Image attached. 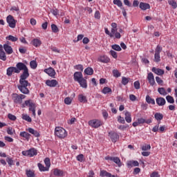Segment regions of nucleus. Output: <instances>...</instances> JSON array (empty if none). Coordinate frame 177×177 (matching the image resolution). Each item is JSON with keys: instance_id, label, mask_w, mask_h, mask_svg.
<instances>
[{"instance_id": "bf43d9fd", "label": "nucleus", "mask_w": 177, "mask_h": 177, "mask_svg": "<svg viewBox=\"0 0 177 177\" xmlns=\"http://www.w3.org/2000/svg\"><path fill=\"white\" fill-rule=\"evenodd\" d=\"M118 121L120 124H125V119H124V118L121 117V115L118 116Z\"/></svg>"}, {"instance_id": "f03ea898", "label": "nucleus", "mask_w": 177, "mask_h": 177, "mask_svg": "<svg viewBox=\"0 0 177 177\" xmlns=\"http://www.w3.org/2000/svg\"><path fill=\"white\" fill-rule=\"evenodd\" d=\"M55 133L57 138H60L61 139H64L67 136V131L62 127H56Z\"/></svg>"}, {"instance_id": "412c9836", "label": "nucleus", "mask_w": 177, "mask_h": 177, "mask_svg": "<svg viewBox=\"0 0 177 177\" xmlns=\"http://www.w3.org/2000/svg\"><path fill=\"white\" fill-rule=\"evenodd\" d=\"M13 73H16V67L10 66L7 68V75H8V77H11Z\"/></svg>"}, {"instance_id": "20e7f679", "label": "nucleus", "mask_w": 177, "mask_h": 177, "mask_svg": "<svg viewBox=\"0 0 177 177\" xmlns=\"http://www.w3.org/2000/svg\"><path fill=\"white\" fill-rule=\"evenodd\" d=\"M23 99H26L25 95H23V94L19 95L17 93L12 94L13 102L17 104H21V103H23Z\"/></svg>"}, {"instance_id": "f8f14e48", "label": "nucleus", "mask_w": 177, "mask_h": 177, "mask_svg": "<svg viewBox=\"0 0 177 177\" xmlns=\"http://www.w3.org/2000/svg\"><path fill=\"white\" fill-rule=\"evenodd\" d=\"M73 77L75 81H77V82L84 78L82 72H75L73 75Z\"/></svg>"}, {"instance_id": "0eeeda50", "label": "nucleus", "mask_w": 177, "mask_h": 177, "mask_svg": "<svg viewBox=\"0 0 177 177\" xmlns=\"http://www.w3.org/2000/svg\"><path fill=\"white\" fill-rule=\"evenodd\" d=\"M88 125L92 127V128H99V127H101L102 125V122L99 120H90L88 122Z\"/></svg>"}, {"instance_id": "9b49d317", "label": "nucleus", "mask_w": 177, "mask_h": 177, "mask_svg": "<svg viewBox=\"0 0 177 177\" xmlns=\"http://www.w3.org/2000/svg\"><path fill=\"white\" fill-rule=\"evenodd\" d=\"M58 82L57 80H48L46 81V85H47V86H50V88H55V86H56V85H57Z\"/></svg>"}, {"instance_id": "13d9d810", "label": "nucleus", "mask_w": 177, "mask_h": 177, "mask_svg": "<svg viewBox=\"0 0 177 177\" xmlns=\"http://www.w3.org/2000/svg\"><path fill=\"white\" fill-rule=\"evenodd\" d=\"M77 161H80V162H82L84 161V155L80 154L77 156Z\"/></svg>"}, {"instance_id": "c85d7f7f", "label": "nucleus", "mask_w": 177, "mask_h": 177, "mask_svg": "<svg viewBox=\"0 0 177 177\" xmlns=\"http://www.w3.org/2000/svg\"><path fill=\"white\" fill-rule=\"evenodd\" d=\"M112 161H113V162H115V164H117V165L118 167H121L122 164H121V160H120V158L113 157L112 158Z\"/></svg>"}, {"instance_id": "4d7b16f0", "label": "nucleus", "mask_w": 177, "mask_h": 177, "mask_svg": "<svg viewBox=\"0 0 177 177\" xmlns=\"http://www.w3.org/2000/svg\"><path fill=\"white\" fill-rule=\"evenodd\" d=\"M133 85L136 89H140V83L139 82V81L135 82L133 83Z\"/></svg>"}, {"instance_id": "de8ad7c7", "label": "nucleus", "mask_w": 177, "mask_h": 177, "mask_svg": "<svg viewBox=\"0 0 177 177\" xmlns=\"http://www.w3.org/2000/svg\"><path fill=\"white\" fill-rule=\"evenodd\" d=\"M128 82H129V78L125 77H122V85H127L128 84Z\"/></svg>"}, {"instance_id": "69168bd1", "label": "nucleus", "mask_w": 177, "mask_h": 177, "mask_svg": "<svg viewBox=\"0 0 177 177\" xmlns=\"http://www.w3.org/2000/svg\"><path fill=\"white\" fill-rule=\"evenodd\" d=\"M129 99L131 100V102H135V100H136V96H135L133 94H131L129 95Z\"/></svg>"}, {"instance_id": "cd10ccee", "label": "nucleus", "mask_w": 177, "mask_h": 177, "mask_svg": "<svg viewBox=\"0 0 177 177\" xmlns=\"http://www.w3.org/2000/svg\"><path fill=\"white\" fill-rule=\"evenodd\" d=\"M154 117L157 121H161V120L164 118V115H162V113H156Z\"/></svg>"}, {"instance_id": "864d4df0", "label": "nucleus", "mask_w": 177, "mask_h": 177, "mask_svg": "<svg viewBox=\"0 0 177 177\" xmlns=\"http://www.w3.org/2000/svg\"><path fill=\"white\" fill-rule=\"evenodd\" d=\"M50 12L54 15V16H57L59 15V10L57 8L55 9H51Z\"/></svg>"}, {"instance_id": "7ed1b4c3", "label": "nucleus", "mask_w": 177, "mask_h": 177, "mask_svg": "<svg viewBox=\"0 0 177 177\" xmlns=\"http://www.w3.org/2000/svg\"><path fill=\"white\" fill-rule=\"evenodd\" d=\"M162 52V47L161 46L158 45L155 49L154 59L153 62L155 63H160L161 61V57H160V53Z\"/></svg>"}, {"instance_id": "3c124183", "label": "nucleus", "mask_w": 177, "mask_h": 177, "mask_svg": "<svg viewBox=\"0 0 177 177\" xmlns=\"http://www.w3.org/2000/svg\"><path fill=\"white\" fill-rule=\"evenodd\" d=\"M32 102H31L30 100H26L25 103L24 104H22V107H26V106H28L30 107V106H31Z\"/></svg>"}, {"instance_id": "c756f323", "label": "nucleus", "mask_w": 177, "mask_h": 177, "mask_svg": "<svg viewBox=\"0 0 177 177\" xmlns=\"http://www.w3.org/2000/svg\"><path fill=\"white\" fill-rule=\"evenodd\" d=\"M84 73L86 75H92L93 74V68L88 67L84 70Z\"/></svg>"}, {"instance_id": "f257e3e1", "label": "nucleus", "mask_w": 177, "mask_h": 177, "mask_svg": "<svg viewBox=\"0 0 177 177\" xmlns=\"http://www.w3.org/2000/svg\"><path fill=\"white\" fill-rule=\"evenodd\" d=\"M20 76L19 84L17 85L19 91L24 95H28L30 93V90L28 86H30V82L27 80V78L30 77V73H28V68L27 66L22 62H18L15 67V73L19 74L20 71H23Z\"/></svg>"}, {"instance_id": "e433bc0d", "label": "nucleus", "mask_w": 177, "mask_h": 177, "mask_svg": "<svg viewBox=\"0 0 177 177\" xmlns=\"http://www.w3.org/2000/svg\"><path fill=\"white\" fill-rule=\"evenodd\" d=\"M166 100L168 102V103H170V104L175 103V100H174V97L171 95L166 96Z\"/></svg>"}, {"instance_id": "b1692460", "label": "nucleus", "mask_w": 177, "mask_h": 177, "mask_svg": "<svg viewBox=\"0 0 177 177\" xmlns=\"http://www.w3.org/2000/svg\"><path fill=\"white\" fill-rule=\"evenodd\" d=\"M124 115L125 121H127L129 124L132 122V118L131 117V113H129V111H126Z\"/></svg>"}, {"instance_id": "09e8293b", "label": "nucleus", "mask_w": 177, "mask_h": 177, "mask_svg": "<svg viewBox=\"0 0 177 177\" xmlns=\"http://www.w3.org/2000/svg\"><path fill=\"white\" fill-rule=\"evenodd\" d=\"M51 30L53 32H59V28H57V26H56L55 24L51 25Z\"/></svg>"}, {"instance_id": "f704fd0d", "label": "nucleus", "mask_w": 177, "mask_h": 177, "mask_svg": "<svg viewBox=\"0 0 177 177\" xmlns=\"http://www.w3.org/2000/svg\"><path fill=\"white\" fill-rule=\"evenodd\" d=\"M168 3H169V5L172 6L173 9H176V8H177L176 1H175L174 0H169Z\"/></svg>"}, {"instance_id": "423d86ee", "label": "nucleus", "mask_w": 177, "mask_h": 177, "mask_svg": "<svg viewBox=\"0 0 177 177\" xmlns=\"http://www.w3.org/2000/svg\"><path fill=\"white\" fill-rule=\"evenodd\" d=\"M22 154L23 156H26L28 157H34V156H37V151L35 148H32L27 151H23Z\"/></svg>"}, {"instance_id": "c03bdc74", "label": "nucleus", "mask_w": 177, "mask_h": 177, "mask_svg": "<svg viewBox=\"0 0 177 177\" xmlns=\"http://www.w3.org/2000/svg\"><path fill=\"white\" fill-rule=\"evenodd\" d=\"M151 149V147L150 146V145H147L145 144L144 145H142V150L143 151H147V150H150Z\"/></svg>"}, {"instance_id": "393cba45", "label": "nucleus", "mask_w": 177, "mask_h": 177, "mask_svg": "<svg viewBox=\"0 0 177 177\" xmlns=\"http://www.w3.org/2000/svg\"><path fill=\"white\" fill-rule=\"evenodd\" d=\"M158 93H160V95H162V96H167V95H168V93H167V91H165V88L163 87L158 88Z\"/></svg>"}, {"instance_id": "79ce46f5", "label": "nucleus", "mask_w": 177, "mask_h": 177, "mask_svg": "<svg viewBox=\"0 0 177 177\" xmlns=\"http://www.w3.org/2000/svg\"><path fill=\"white\" fill-rule=\"evenodd\" d=\"M44 163L46 167L49 169V168H50V159H49V158H46L44 160Z\"/></svg>"}, {"instance_id": "37998d69", "label": "nucleus", "mask_w": 177, "mask_h": 177, "mask_svg": "<svg viewBox=\"0 0 177 177\" xmlns=\"http://www.w3.org/2000/svg\"><path fill=\"white\" fill-rule=\"evenodd\" d=\"M113 77H115V78H118V77H121V73L117 69H114L113 71Z\"/></svg>"}, {"instance_id": "4be33fe9", "label": "nucleus", "mask_w": 177, "mask_h": 177, "mask_svg": "<svg viewBox=\"0 0 177 177\" xmlns=\"http://www.w3.org/2000/svg\"><path fill=\"white\" fill-rule=\"evenodd\" d=\"M127 167H139L138 160H130L127 162Z\"/></svg>"}, {"instance_id": "39448f33", "label": "nucleus", "mask_w": 177, "mask_h": 177, "mask_svg": "<svg viewBox=\"0 0 177 177\" xmlns=\"http://www.w3.org/2000/svg\"><path fill=\"white\" fill-rule=\"evenodd\" d=\"M6 21L10 28H15L16 27V23H17V21H16L15 18H13V16L8 15L6 17Z\"/></svg>"}, {"instance_id": "ea45409f", "label": "nucleus", "mask_w": 177, "mask_h": 177, "mask_svg": "<svg viewBox=\"0 0 177 177\" xmlns=\"http://www.w3.org/2000/svg\"><path fill=\"white\" fill-rule=\"evenodd\" d=\"M26 175L28 177H35V174L32 170H26Z\"/></svg>"}, {"instance_id": "7c9ffc66", "label": "nucleus", "mask_w": 177, "mask_h": 177, "mask_svg": "<svg viewBox=\"0 0 177 177\" xmlns=\"http://www.w3.org/2000/svg\"><path fill=\"white\" fill-rule=\"evenodd\" d=\"M35 104L33 102L30 104V106H29V111L32 112V115H34V117H35Z\"/></svg>"}, {"instance_id": "8fccbe9b", "label": "nucleus", "mask_w": 177, "mask_h": 177, "mask_svg": "<svg viewBox=\"0 0 177 177\" xmlns=\"http://www.w3.org/2000/svg\"><path fill=\"white\" fill-rule=\"evenodd\" d=\"M8 117L9 120H10L11 121H16V120L17 119V118H16V116L15 115H12L11 113H9L8 115Z\"/></svg>"}, {"instance_id": "a211bd4d", "label": "nucleus", "mask_w": 177, "mask_h": 177, "mask_svg": "<svg viewBox=\"0 0 177 177\" xmlns=\"http://www.w3.org/2000/svg\"><path fill=\"white\" fill-rule=\"evenodd\" d=\"M77 82L80 84L82 88H84V89H86L88 88V84L86 83V80L84 79V77L81 80H79Z\"/></svg>"}, {"instance_id": "5fc2aeb1", "label": "nucleus", "mask_w": 177, "mask_h": 177, "mask_svg": "<svg viewBox=\"0 0 177 177\" xmlns=\"http://www.w3.org/2000/svg\"><path fill=\"white\" fill-rule=\"evenodd\" d=\"M72 100L70 97H67L64 99L65 104H71Z\"/></svg>"}, {"instance_id": "a19ab883", "label": "nucleus", "mask_w": 177, "mask_h": 177, "mask_svg": "<svg viewBox=\"0 0 177 177\" xmlns=\"http://www.w3.org/2000/svg\"><path fill=\"white\" fill-rule=\"evenodd\" d=\"M0 59L3 60V62H6V54L5 53V51L0 52Z\"/></svg>"}, {"instance_id": "a18cd8bd", "label": "nucleus", "mask_w": 177, "mask_h": 177, "mask_svg": "<svg viewBox=\"0 0 177 177\" xmlns=\"http://www.w3.org/2000/svg\"><path fill=\"white\" fill-rule=\"evenodd\" d=\"M30 66L32 68H33V70H35V68H37V61L35 60H32L30 62Z\"/></svg>"}, {"instance_id": "ddd939ff", "label": "nucleus", "mask_w": 177, "mask_h": 177, "mask_svg": "<svg viewBox=\"0 0 177 177\" xmlns=\"http://www.w3.org/2000/svg\"><path fill=\"white\" fill-rule=\"evenodd\" d=\"M3 49L7 55H12L13 53V48L8 44H3Z\"/></svg>"}, {"instance_id": "2f4dec72", "label": "nucleus", "mask_w": 177, "mask_h": 177, "mask_svg": "<svg viewBox=\"0 0 177 177\" xmlns=\"http://www.w3.org/2000/svg\"><path fill=\"white\" fill-rule=\"evenodd\" d=\"M22 120H24L25 121H27L28 122H31L32 120L30 117V115L27 114H22Z\"/></svg>"}, {"instance_id": "72a5a7b5", "label": "nucleus", "mask_w": 177, "mask_h": 177, "mask_svg": "<svg viewBox=\"0 0 177 177\" xmlns=\"http://www.w3.org/2000/svg\"><path fill=\"white\" fill-rule=\"evenodd\" d=\"M78 100L81 103H86L87 102L86 97L84 96L82 94L79 95Z\"/></svg>"}, {"instance_id": "aec40b11", "label": "nucleus", "mask_w": 177, "mask_h": 177, "mask_svg": "<svg viewBox=\"0 0 177 177\" xmlns=\"http://www.w3.org/2000/svg\"><path fill=\"white\" fill-rule=\"evenodd\" d=\"M32 44L33 46H35V48H38L42 44V41H41V40H39V39H34L32 41Z\"/></svg>"}, {"instance_id": "dca6fc26", "label": "nucleus", "mask_w": 177, "mask_h": 177, "mask_svg": "<svg viewBox=\"0 0 177 177\" xmlns=\"http://www.w3.org/2000/svg\"><path fill=\"white\" fill-rule=\"evenodd\" d=\"M26 131H28L29 133H31L32 135L35 136V138H39V133L37 131V130H35L32 128H28L26 129Z\"/></svg>"}, {"instance_id": "49530a36", "label": "nucleus", "mask_w": 177, "mask_h": 177, "mask_svg": "<svg viewBox=\"0 0 177 177\" xmlns=\"http://www.w3.org/2000/svg\"><path fill=\"white\" fill-rule=\"evenodd\" d=\"M114 5H117L119 8H122V1L120 0H113Z\"/></svg>"}, {"instance_id": "c9c22d12", "label": "nucleus", "mask_w": 177, "mask_h": 177, "mask_svg": "<svg viewBox=\"0 0 177 177\" xmlns=\"http://www.w3.org/2000/svg\"><path fill=\"white\" fill-rule=\"evenodd\" d=\"M6 39H8V41H12V42H16V41H17V39H19V38H17V37H15L13 35H9L8 37H6Z\"/></svg>"}, {"instance_id": "1a4fd4ad", "label": "nucleus", "mask_w": 177, "mask_h": 177, "mask_svg": "<svg viewBox=\"0 0 177 177\" xmlns=\"http://www.w3.org/2000/svg\"><path fill=\"white\" fill-rule=\"evenodd\" d=\"M147 80L151 86H154L156 84V80H154V75H153V73H148Z\"/></svg>"}, {"instance_id": "6ab92c4d", "label": "nucleus", "mask_w": 177, "mask_h": 177, "mask_svg": "<svg viewBox=\"0 0 177 177\" xmlns=\"http://www.w3.org/2000/svg\"><path fill=\"white\" fill-rule=\"evenodd\" d=\"M140 8L142 10H147V9H150V4L141 2L140 3Z\"/></svg>"}, {"instance_id": "6e6d98bb", "label": "nucleus", "mask_w": 177, "mask_h": 177, "mask_svg": "<svg viewBox=\"0 0 177 177\" xmlns=\"http://www.w3.org/2000/svg\"><path fill=\"white\" fill-rule=\"evenodd\" d=\"M110 174V173L104 171V170H102L100 171V176H107L109 177V175Z\"/></svg>"}, {"instance_id": "5701e85b", "label": "nucleus", "mask_w": 177, "mask_h": 177, "mask_svg": "<svg viewBox=\"0 0 177 177\" xmlns=\"http://www.w3.org/2000/svg\"><path fill=\"white\" fill-rule=\"evenodd\" d=\"M98 62L101 63H110V58L106 56H102L98 59Z\"/></svg>"}, {"instance_id": "2eb2a0df", "label": "nucleus", "mask_w": 177, "mask_h": 177, "mask_svg": "<svg viewBox=\"0 0 177 177\" xmlns=\"http://www.w3.org/2000/svg\"><path fill=\"white\" fill-rule=\"evenodd\" d=\"M152 71L157 75H164L165 73L164 70L161 68H157L156 67L152 68Z\"/></svg>"}, {"instance_id": "774afa93", "label": "nucleus", "mask_w": 177, "mask_h": 177, "mask_svg": "<svg viewBox=\"0 0 177 177\" xmlns=\"http://www.w3.org/2000/svg\"><path fill=\"white\" fill-rule=\"evenodd\" d=\"M151 177H160V176L158 175V173L156 171H153L151 174Z\"/></svg>"}, {"instance_id": "6e6552de", "label": "nucleus", "mask_w": 177, "mask_h": 177, "mask_svg": "<svg viewBox=\"0 0 177 177\" xmlns=\"http://www.w3.org/2000/svg\"><path fill=\"white\" fill-rule=\"evenodd\" d=\"M109 136L111 139V141L113 143H115V142H117V140H118V139H120V136L118 135V133H117L114 131L109 132Z\"/></svg>"}, {"instance_id": "e2e57ef3", "label": "nucleus", "mask_w": 177, "mask_h": 177, "mask_svg": "<svg viewBox=\"0 0 177 177\" xmlns=\"http://www.w3.org/2000/svg\"><path fill=\"white\" fill-rule=\"evenodd\" d=\"M140 172V168H139V167H136L133 170L134 175H138V174H139Z\"/></svg>"}, {"instance_id": "052dcab7", "label": "nucleus", "mask_w": 177, "mask_h": 177, "mask_svg": "<svg viewBox=\"0 0 177 177\" xmlns=\"http://www.w3.org/2000/svg\"><path fill=\"white\" fill-rule=\"evenodd\" d=\"M6 161H7L8 165H10V167H12V165H13V164H14L13 160L10 158H7Z\"/></svg>"}, {"instance_id": "0e129e2a", "label": "nucleus", "mask_w": 177, "mask_h": 177, "mask_svg": "<svg viewBox=\"0 0 177 177\" xmlns=\"http://www.w3.org/2000/svg\"><path fill=\"white\" fill-rule=\"evenodd\" d=\"M75 68L76 70H81L82 71H84V66L82 64L77 65Z\"/></svg>"}, {"instance_id": "4468645a", "label": "nucleus", "mask_w": 177, "mask_h": 177, "mask_svg": "<svg viewBox=\"0 0 177 177\" xmlns=\"http://www.w3.org/2000/svg\"><path fill=\"white\" fill-rule=\"evenodd\" d=\"M156 103L158 106H165L167 101H165V98L160 97L156 98Z\"/></svg>"}, {"instance_id": "9d476101", "label": "nucleus", "mask_w": 177, "mask_h": 177, "mask_svg": "<svg viewBox=\"0 0 177 177\" xmlns=\"http://www.w3.org/2000/svg\"><path fill=\"white\" fill-rule=\"evenodd\" d=\"M44 71L45 73H46V74H48V75L52 77V78H55V75H56V72L55 71V69H53V68L50 67L45 69Z\"/></svg>"}, {"instance_id": "bb28decb", "label": "nucleus", "mask_w": 177, "mask_h": 177, "mask_svg": "<svg viewBox=\"0 0 177 177\" xmlns=\"http://www.w3.org/2000/svg\"><path fill=\"white\" fill-rule=\"evenodd\" d=\"M146 102L147 103H149V104H156V101L154 99H152L150 95L146 96Z\"/></svg>"}, {"instance_id": "473e14b6", "label": "nucleus", "mask_w": 177, "mask_h": 177, "mask_svg": "<svg viewBox=\"0 0 177 177\" xmlns=\"http://www.w3.org/2000/svg\"><path fill=\"white\" fill-rule=\"evenodd\" d=\"M102 92L104 93V95H107V93H111L112 90L110 88V87H104Z\"/></svg>"}, {"instance_id": "603ef678", "label": "nucleus", "mask_w": 177, "mask_h": 177, "mask_svg": "<svg viewBox=\"0 0 177 177\" xmlns=\"http://www.w3.org/2000/svg\"><path fill=\"white\" fill-rule=\"evenodd\" d=\"M110 55H111V56L113 57V59H117V57H118V55H117V52L111 50H110Z\"/></svg>"}, {"instance_id": "a878e982", "label": "nucleus", "mask_w": 177, "mask_h": 177, "mask_svg": "<svg viewBox=\"0 0 177 177\" xmlns=\"http://www.w3.org/2000/svg\"><path fill=\"white\" fill-rule=\"evenodd\" d=\"M53 174L55 176H63V171L59 169H54Z\"/></svg>"}, {"instance_id": "680f3d73", "label": "nucleus", "mask_w": 177, "mask_h": 177, "mask_svg": "<svg viewBox=\"0 0 177 177\" xmlns=\"http://www.w3.org/2000/svg\"><path fill=\"white\" fill-rule=\"evenodd\" d=\"M156 81L157 84H158V85H161V84H162V82H164V81H162V80H161L160 78V77H158V76L156 77Z\"/></svg>"}, {"instance_id": "338daca9", "label": "nucleus", "mask_w": 177, "mask_h": 177, "mask_svg": "<svg viewBox=\"0 0 177 177\" xmlns=\"http://www.w3.org/2000/svg\"><path fill=\"white\" fill-rule=\"evenodd\" d=\"M7 133L8 135H13V130L12 129V127H8L7 129Z\"/></svg>"}, {"instance_id": "f3484780", "label": "nucleus", "mask_w": 177, "mask_h": 177, "mask_svg": "<svg viewBox=\"0 0 177 177\" xmlns=\"http://www.w3.org/2000/svg\"><path fill=\"white\" fill-rule=\"evenodd\" d=\"M19 136H21V138H24L26 139V140H27L28 142V140H30V138L31 136V134L26 132V131H21L19 133Z\"/></svg>"}, {"instance_id": "4c0bfd02", "label": "nucleus", "mask_w": 177, "mask_h": 177, "mask_svg": "<svg viewBox=\"0 0 177 177\" xmlns=\"http://www.w3.org/2000/svg\"><path fill=\"white\" fill-rule=\"evenodd\" d=\"M38 167H39V169L41 171H49V169L44 165H42V164L39 163L38 164Z\"/></svg>"}, {"instance_id": "58836bf2", "label": "nucleus", "mask_w": 177, "mask_h": 177, "mask_svg": "<svg viewBox=\"0 0 177 177\" xmlns=\"http://www.w3.org/2000/svg\"><path fill=\"white\" fill-rule=\"evenodd\" d=\"M112 49H113V50H116L117 52H120L121 50V46H120V45L118 44H113L111 46Z\"/></svg>"}]
</instances>
